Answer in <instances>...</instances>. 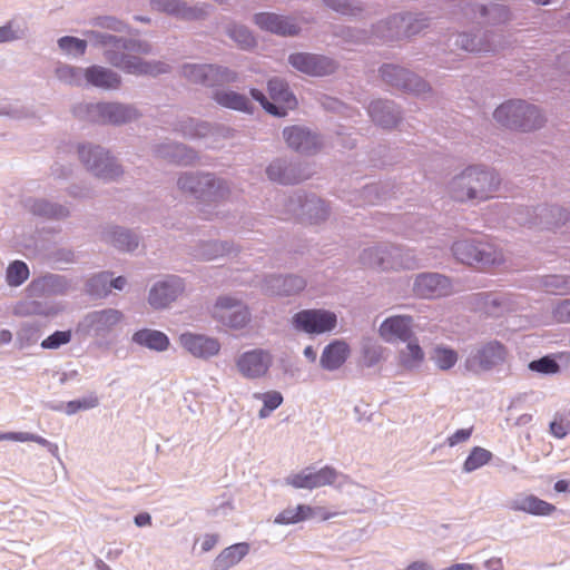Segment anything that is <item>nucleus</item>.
I'll use <instances>...</instances> for the list:
<instances>
[{
  "mask_svg": "<svg viewBox=\"0 0 570 570\" xmlns=\"http://www.w3.org/2000/svg\"><path fill=\"white\" fill-rule=\"evenodd\" d=\"M85 35L95 45L105 48V57L111 65L126 72L157 76L168 70V67L163 62H146L137 56L149 51L147 43L125 41L94 30L87 31Z\"/></svg>",
  "mask_w": 570,
  "mask_h": 570,
  "instance_id": "obj_1",
  "label": "nucleus"
},
{
  "mask_svg": "<svg viewBox=\"0 0 570 570\" xmlns=\"http://www.w3.org/2000/svg\"><path fill=\"white\" fill-rule=\"evenodd\" d=\"M453 185V197L456 200H484L493 197V193L499 186V179L492 171L469 167L454 179Z\"/></svg>",
  "mask_w": 570,
  "mask_h": 570,
  "instance_id": "obj_2",
  "label": "nucleus"
},
{
  "mask_svg": "<svg viewBox=\"0 0 570 570\" xmlns=\"http://www.w3.org/2000/svg\"><path fill=\"white\" fill-rule=\"evenodd\" d=\"M494 119L503 127L530 131L542 126L543 118L535 106L522 100H509L499 106Z\"/></svg>",
  "mask_w": 570,
  "mask_h": 570,
  "instance_id": "obj_3",
  "label": "nucleus"
},
{
  "mask_svg": "<svg viewBox=\"0 0 570 570\" xmlns=\"http://www.w3.org/2000/svg\"><path fill=\"white\" fill-rule=\"evenodd\" d=\"M212 316L225 327L234 331L246 328L252 322L248 305L233 295H220L216 298Z\"/></svg>",
  "mask_w": 570,
  "mask_h": 570,
  "instance_id": "obj_4",
  "label": "nucleus"
},
{
  "mask_svg": "<svg viewBox=\"0 0 570 570\" xmlns=\"http://www.w3.org/2000/svg\"><path fill=\"white\" fill-rule=\"evenodd\" d=\"M507 357V347L501 342L493 340L473 347L465 357L464 367L466 371L475 374L489 372L502 365Z\"/></svg>",
  "mask_w": 570,
  "mask_h": 570,
  "instance_id": "obj_5",
  "label": "nucleus"
},
{
  "mask_svg": "<svg viewBox=\"0 0 570 570\" xmlns=\"http://www.w3.org/2000/svg\"><path fill=\"white\" fill-rule=\"evenodd\" d=\"M268 92L275 104L269 102L258 89H252V97L259 101L263 108L274 116H285L288 109L297 106V100L288 90L287 85L281 79H272L268 82Z\"/></svg>",
  "mask_w": 570,
  "mask_h": 570,
  "instance_id": "obj_6",
  "label": "nucleus"
},
{
  "mask_svg": "<svg viewBox=\"0 0 570 570\" xmlns=\"http://www.w3.org/2000/svg\"><path fill=\"white\" fill-rule=\"evenodd\" d=\"M296 331L306 334H323L332 332L337 326V315L328 309H303L292 318Z\"/></svg>",
  "mask_w": 570,
  "mask_h": 570,
  "instance_id": "obj_7",
  "label": "nucleus"
},
{
  "mask_svg": "<svg viewBox=\"0 0 570 570\" xmlns=\"http://www.w3.org/2000/svg\"><path fill=\"white\" fill-rule=\"evenodd\" d=\"M274 357L268 350L253 348L235 358L237 372L247 380H257L267 375Z\"/></svg>",
  "mask_w": 570,
  "mask_h": 570,
  "instance_id": "obj_8",
  "label": "nucleus"
},
{
  "mask_svg": "<svg viewBox=\"0 0 570 570\" xmlns=\"http://www.w3.org/2000/svg\"><path fill=\"white\" fill-rule=\"evenodd\" d=\"M125 320L121 311L104 308L87 313L79 323L80 328L92 336L106 337Z\"/></svg>",
  "mask_w": 570,
  "mask_h": 570,
  "instance_id": "obj_9",
  "label": "nucleus"
},
{
  "mask_svg": "<svg viewBox=\"0 0 570 570\" xmlns=\"http://www.w3.org/2000/svg\"><path fill=\"white\" fill-rule=\"evenodd\" d=\"M407 252H363L361 262L368 268L379 272L414 269L419 267Z\"/></svg>",
  "mask_w": 570,
  "mask_h": 570,
  "instance_id": "obj_10",
  "label": "nucleus"
},
{
  "mask_svg": "<svg viewBox=\"0 0 570 570\" xmlns=\"http://www.w3.org/2000/svg\"><path fill=\"white\" fill-rule=\"evenodd\" d=\"M337 476V471L331 466H324L318 470L314 466H307L296 473L289 474L285 479V482L287 485L295 489L313 490L333 484Z\"/></svg>",
  "mask_w": 570,
  "mask_h": 570,
  "instance_id": "obj_11",
  "label": "nucleus"
},
{
  "mask_svg": "<svg viewBox=\"0 0 570 570\" xmlns=\"http://www.w3.org/2000/svg\"><path fill=\"white\" fill-rule=\"evenodd\" d=\"M185 292V283L177 276H168L156 282L149 289L148 304L154 309L168 308Z\"/></svg>",
  "mask_w": 570,
  "mask_h": 570,
  "instance_id": "obj_12",
  "label": "nucleus"
},
{
  "mask_svg": "<svg viewBox=\"0 0 570 570\" xmlns=\"http://www.w3.org/2000/svg\"><path fill=\"white\" fill-rule=\"evenodd\" d=\"M178 343L193 357L205 361L217 356L222 350L217 337L202 333L184 332L179 335Z\"/></svg>",
  "mask_w": 570,
  "mask_h": 570,
  "instance_id": "obj_13",
  "label": "nucleus"
},
{
  "mask_svg": "<svg viewBox=\"0 0 570 570\" xmlns=\"http://www.w3.org/2000/svg\"><path fill=\"white\" fill-rule=\"evenodd\" d=\"M79 157L81 161L95 175L105 179H114L121 174V170L114 159L105 153L100 147L81 146L79 148Z\"/></svg>",
  "mask_w": 570,
  "mask_h": 570,
  "instance_id": "obj_14",
  "label": "nucleus"
},
{
  "mask_svg": "<svg viewBox=\"0 0 570 570\" xmlns=\"http://www.w3.org/2000/svg\"><path fill=\"white\" fill-rule=\"evenodd\" d=\"M184 77L191 83L215 86L236 80V73L226 68L213 65H186L183 67Z\"/></svg>",
  "mask_w": 570,
  "mask_h": 570,
  "instance_id": "obj_15",
  "label": "nucleus"
},
{
  "mask_svg": "<svg viewBox=\"0 0 570 570\" xmlns=\"http://www.w3.org/2000/svg\"><path fill=\"white\" fill-rule=\"evenodd\" d=\"M451 292V281L438 273L419 274L413 283V293L420 298H439L450 295Z\"/></svg>",
  "mask_w": 570,
  "mask_h": 570,
  "instance_id": "obj_16",
  "label": "nucleus"
},
{
  "mask_svg": "<svg viewBox=\"0 0 570 570\" xmlns=\"http://www.w3.org/2000/svg\"><path fill=\"white\" fill-rule=\"evenodd\" d=\"M40 297H30L16 302L12 306V314L17 317L40 316L46 318L56 317L65 309L60 302L39 299Z\"/></svg>",
  "mask_w": 570,
  "mask_h": 570,
  "instance_id": "obj_17",
  "label": "nucleus"
},
{
  "mask_svg": "<svg viewBox=\"0 0 570 570\" xmlns=\"http://www.w3.org/2000/svg\"><path fill=\"white\" fill-rule=\"evenodd\" d=\"M379 334L386 343L410 341L414 337V318L411 315H392L381 323Z\"/></svg>",
  "mask_w": 570,
  "mask_h": 570,
  "instance_id": "obj_18",
  "label": "nucleus"
},
{
  "mask_svg": "<svg viewBox=\"0 0 570 570\" xmlns=\"http://www.w3.org/2000/svg\"><path fill=\"white\" fill-rule=\"evenodd\" d=\"M178 186L184 191L198 194L199 198L210 202L217 200L223 189L210 175H183L178 179Z\"/></svg>",
  "mask_w": 570,
  "mask_h": 570,
  "instance_id": "obj_19",
  "label": "nucleus"
},
{
  "mask_svg": "<svg viewBox=\"0 0 570 570\" xmlns=\"http://www.w3.org/2000/svg\"><path fill=\"white\" fill-rule=\"evenodd\" d=\"M306 284L298 275H268L262 282V291L271 296L287 297L299 294Z\"/></svg>",
  "mask_w": 570,
  "mask_h": 570,
  "instance_id": "obj_20",
  "label": "nucleus"
},
{
  "mask_svg": "<svg viewBox=\"0 0 570 570\" xmlns=\"http://www.w3.org/2000/svg\"><path fill=\"white\" fill-rule=\"evenodd\" d=\"M89 112L95 120L104 124H125L138 117L137 110L131 106L116 102H100L89 106Z\"/></svg>",
  "mask_w": 570,
  "mask_h": 570,
  "instance_id": "obj_21",
  "label": "nucleus"
},
{
  "mask_svg": "<svg viewBox=\"0 0 570 570\" xmlns=\"http://www.w3.org/2000/svg\"><path fill=\"white\" fill-rule=\"evenodd\" d=\"M70 288V284L65 276L48 274L33 279L26 288L30 297H49L63 295Z\"/></svg>",
  "mask_w": 570,
  "mask_h": 570,
  "instance_id": "obj_22",
  "label": "nucleus"
},
{
  "mask_svg": "<svg viewBox=\"0 0 570 570\" xmlns=\"http://www.w3.org/2000/svg\"><path fill=\"white\" fill-rule=\"evenodd\" d=\"M291 65L297 70L311 76H325L335 70L331 59L311 53H294L289 56Z\"/></svg>",
  "mask_w": 570,
  "mask_h": 570,
  "instance_id": "obj_23",
  "label": "nucleus"
},
{
  "mask_svg": "<svg viewBox=\"0 0 570 570\" xmlns=\"http://www.w3.org/2000/svg\"><path fill=\"white\" fill-rule=\"evenodd\" d=\"M456 262L469 267L485 271L504 263L503 252H452Z\"/></svg>",
  "mask_w": 570,
  "mask_h": 570,
  "instance_id": "obj_24",
  "label": "nucleus"
},
{
  "mask_svg": "<svg viewBox=\"0 0 570 570\" xmlns=\"http://www.w3.org/2000/svg\"><path fill=\"white\" fill-rule=\"evenodd\" d=\"M381 76L386 83L404 90L421 91L425 87L415 75L397 66H383Z\"/></svg>",
  "mask_w": 570,
  "mask_h": 570,
  "instance_id": "obj_25",
  "label": "nucleus"
},
{
  "mask_svg": "<svg viewBox=\"0 0 570 570\" xmlns=\"http://www.w3.org/2000/svg\"><path fill=\"white\" fill-rule=\"evenodd\" d=\"M336 515V513H326L322 508H313L306 504H298L297 507H288L279 512L275 520V524L288 525L298 523L315 517L321 518L322 520H327L332 517Z\"/></svg>",
  "mask_w": 570,
  "mask_h": 570,
  "instance_id": "obj_26",
  "label": "nucleus"
},
{
  "mask_svg": "<svg viewBox=\"0 0 570 570\" xmlns=\"http://www.w3.org/2000/svg\"><path fill=\"white\" fill-rule=\"evenodd\" d=\"M283 136L287 145L297 151L312 153L320 147L317 135L301 126L286 127Z\"/></svg>",
  "mask_w": 570,
  "mask_h": 570,
  "instance_id": "obj_27",
  "label": "nucleus"
},
{
  "mask_svg": "<svg viewBox=\"0 0 570 570\" xmlns=\"http://www.w3.org/2000/svg\"><path fill=\"white\" fill-rule=\"evenodd\" d=\"M350 346L342 340H335L326 345L320 358V365L326 371L338 370L350 356Z\"/></svg>",
  "mask_w": 570,
  "mask_h": 570,
  "instance_id": "obj_28",
  "label": "nucleus"
},
{
  "mask_svg": "<svg viewBox=\"0 0 570 570\" xmlns=\"http://www.w3.org/2000/svg\"><path fill=\"white\" fill-rule=\"evenodd\" d=\"M131 342L158 353L167 351L170 345L169 337L164 332L153 328L136 331L131 336Z\"/></svg>",
  "mask_w": 570,
  "mask_h": 570,
  "instance_id": "obj_29",
  "label": "nucleus"
},
{
  "mask_svg": "<svg viewBox=\"0 0 570 570\" xmlns=\"http://www.w3.org/2000/svg\"><path fill=\"white\" fill-rule=\"evenodd\" d=\"M256 24L264 30L281 35L294 36L298 32V27L289 19L275 13L263 12L255 16Z\"/></svg>",
  "mask_w": 570,
  "mask_h": 570,
  "instance_id": "obj_30",
  "label": "nucleus"
},
{
  "mask_svg": "<svg viewBox=\"0 0 570 570\" xmlns=\"http://www.w3.org/2000/svg\"><path fill=\"white\" fill-rule=\"evenodd\" d=\"M509 508L513 511H521L533 515H550L556 511V507L533 494H528L513 499Z\"/></svg>",
  "mask_w": 570,
  "mask_h": 570,
  "instance_id": "obj_31",
  "label": "nucleus"
},
{
  "mask_svg": "<svg viewBox=\"0 0 570 570\" xmlns=\"http://www.w3.org/2000/svg\"><path fill=\"white\" fill-rule=\"evenodd\" d=\"M405 343L397 353L399 365L406 371H417L424 363L425 353L415 336Z\"/></svg>",
  "mask_w": 570,
  "mask_h": 570,
  "instance_id": "obj_32",
  "label": "nucleus"
},
{
  "mask_svg": "<svg viewBox=\"0 0 570 570\" xmlns=\"http://www.w3.org/2000/svg\"><path fill=\"white\" fill-rule=\"evenodd\" d=\"M250 550V544L239 542L225 548L214 560L213 570H228L238 564Z\"/></svg>",
  "mask_w": 570,
  "mask_h": 570,
  "instance_id": "obj_33",
  "label": "nucleus"
},
{
  "mask_svg": "<svg viewBox=\"0 0 570 570\" xmlns=\"http://www.w3.org/2000/svg\"><path fill=\"white\" fill-rule=\"evenodd\" d=\"M85 77L89 83L104 89H117L120 86V77L104 67L92 66L86 69Z\"/></svg>",
  "mask_w": 570,
  "mask_h": 570,
  "instance_id": "obj_34",
  "label": "nucleus"
},
{
  "mask_svg": "<svg viewBox=\"0 0 570 570\" xmlns=\"http://www.w3.org/2000/svg\"><path fill=\"white\" fill-rule=\"evenodd\" d=\"M155 10L175 14L185 19H198L203 16L202 9L186 7L178 0H151Z\"/></svg>",
  "mask_w": 570,
  "mask_h": 570,
  "instance_id": "obj_35",
  "label": "nucleus"
},
{
  "mask_svg": "<svg viewBox=\"0 0 570 570\" xmlns=\"http://www.w3.org/2000/svg\"><path fill=\"white\" fill-rule=\"evenodd\" d=\"M474 305L491 316H499L508 308L504 296L491 293H479L473 296Z\"/></svg>",
  "mask_w": 570,
  "mask_h": 570,
  "instance_id": "obj_36",
  "label": "nucleus"
},
{
  "mask_svg": "<svg viewBox=\"0 0 570 570\" xmlns=\"http://www.w3.org/2000/svg\"><path fill=\"white\" fill-rule=\"evenodd\" d=\"M41 336V325L37 322H23L16 333V346L26 350L38 343Z\"/></svg>",
  "mask_w": 570,
  "mask_h": 570,
  "instance_id": "obj_37",
  "label": "nucleus"
},
{
  "mask_svg": "<svg viewBox=\"0 0 570 570\" xmlns=\"http://www.w3.org/2000/svg\"><path fill=\"white\" fill-rule=\"evenodd\" d=\"M386 24H389V29H395V31L390 36L391 38H401V37H410L417 33L423 23L419 20L412 21V17L410 14L394 17Z\"/></svg>",
  "mask_w": 570,
  "mask_h": 570,
  "instance_id": "obj_38",
  "label": "nucleus"
},
{
  "mask_svg": "<svg viewBox=\"0 0 570 570\" xmlns=\"http://www.w3.org/2000/svg\"><path fill=\"white\" fill-rule=\"evenodd\" d=\"M214 99L218 105L225 108H230L245 112L252 111L250 101L248 100V98L235 91H216L214 95Z\"/></svg>",
  "mask_w": 570,
  "mask_h": 570,
  "instance_id": "obj_39",
  "label": "nucleus"
},
{
  "mask_svg": "<svg viewBox=\"0 0 570 570\" xmlns=\"http://www.w3.org/2000/svg\"><path fill=\"white\" fill-rule=\"evenodd\" d=\"M368 112L377 125L390 128L396 125L397 116L391 111L390 105L384 101H374L370 105Z\"/></svg>",
  "mask_w": 570,
  "mask_h": 570,
  "instance_id": "obj_40",
  "label": "nucleus"
},
{
  "mask_svg": "<svg viewBox=\"0 0 570 570\" xmlns=\"http://www.w3.org/2000/svg\"><path fill=\"white\" fill-rule=\"evenodd\" d=\"M431 361L440 371H450L459 361L455 350L444 345H436L431 352Z\"/></svg>",
  "mask_w": 570,
  "mask_h": 570,
  "instance_id": "obj_41",
  "label": "nucleus"
},
{
  "mask_svg": "<svg viewBox=\"0 0 570 570\" xmlns=\"http://www.w3.org/2000/svg\"><path fill=\"white\" fill-rule=\"evenodd\" d=\"M267 175L271 180L281 184H295L302 179L295 174V168L293 166H285L279 160L274 161L268 166Z\"/></svg>",
  "mask_w": 570,
  "mask_h": 570,
  "instance_id": "obj_42",
  "label": "nucleus"
},
{
  "mask_svg": "<svg viewBox=\"0 0 570 570\" xmlns=\"http://www.w3.org/2000/svg\"><path fill=\"white\" fill-rule=\"evenodd\" d=\"M0 441H19V442H36L45 448L53 455L58 456V445L49 442L40 435L29 432H7L0 433Z\"/></svg>",
  "mask_w": 570,
  "mask_h": 570,
  "instance_id": "obj_43",
  "label": "nucleus"
},
{
  "mask_svg": "<svg viewBox=\"0 0 570 570\" xmlns=\"http://www.w3.org/2000/svg\"><path fill=\"white\" fill-rule=\"evenodd\" d=\"M106 237L110 245L119 248L131 249L138 247L139 245L136 235L119 227H115L108 230Z\"/></svg>",
  "mask_w": 570,
  "mask_h": 570,
  "instance_id": "obj_44",
  "label": "nucleus"
},
{
  "mask_svg": "<svg viewBox=\"0 0 570 570\" xmlns=\"http://www.w3.org/2000/svg\"><path fill=\"white\" fill-rule=\"evenodd\" d=\"M109 272H101L91 276L87 282V293L95 297H106L110 294V277Z\"/></svg>",
  "mask_w": 570,
  "mask_h": 570,
  "instance_id": "obj_45",
  "label": "nucleus"
},
{
  "mask_svg": "<svg viewBox=\"0 0 570 570\" xmlns=\"http://www.w3.org/2000/svg\"><path fill=\"white\" fill-rule=\"evenodd\" d=\"M491 459L492 453L490 451L481 446H474L463 463V471L471 473L488 464Z\"/></svg>",
  "mask_w": 570,
  "mask_h": 570,
  "instance_id": "obj_46",
  "label": "nucleus"
},
{
  "mask_svg": "<svg viewBox=\"0 0 570 570\" xmlns=\"http://www.w3.org/2000/svg\"><path fill=\"white\" fill-rule=\"evenodd\" d=\"M254 397L263 402V407L258 412L261 419L267 417L274 410H276L283 402V396L277 391H269L265 393H255Z\"/></svg>",
  "mask_w": 570,
  "mask_h": 570,
  "instance_id": "obj_47",
  "label": "nucleus"
},
{
  "mask_svg": "<svg viewBox=\"0 0 570 570\" xmlns=\"http://www.w3.org/2000/svg\"><path fill=\"white\" fill-rule=\"evenodd\" d=\"M542 286L551 294H570V276L549 275L542 278Z\"/></svg>",
  "mask_w": 570,
  "mask_h": 570,
  "instance_id": "obj_48",
  "label": "nucleus"
},
{
  "mask_svg": "<svg viewBox=\"0 0 570 570\" xmlns=\"http://www.w3.org/2000/svg\"><path fill=\"white\" fill-rule=\"evenodd\" d=\"M29 277V268L26 263L14 261L7 268L6 279L10 286H20Z\"/></svg>",
  "mask_w": 570,
  "mask_h": 570,
  "instance_id": "obj_49",
  "label": "nucleus"
},
{
  "mask_svg": "<svg viewBox=\"0 0 570 570\" xmlns=\"http://www.w3.org/2000/svg\"><path fill=\"white\" fill-rule=\"evenodd\" d=\"M570 412L568 414L557 413L550 423V433L557 439H563L570 434Z\"/></svg>",
  "mask_w": 570,
  "mask_h": 570,
  "instance_id": "obj_50",
  "label": "nucleus"
},
{
  "mask_svg": "<svg viewBox=\"0 0 570 570\" xmlns=\"http://www.w3.org/2000/svg\"><path fill=\"white\" fill-rule=\"evenodd\" d=\"M99 399L95 393H91L82 399L69 401L66 405L67 414L71 415L82 410H90L97 407Z\"/></svg>",
  "mask_w": 570,
  "mask_h": 570,
  "instance_id": "obj_51",
  "label": "nucleus"
},
{
  "mask_svg": "<svg viewBox=\"0 0 570 570\" xmlns=\"http://www.w3.org/2000/svg\"><path fill=\"white\" fill-rule=\"evenodd\" d=\"M71 331H56L41 342V347L45 350H57L71 341Z\"/></svg>",
  "mask_w": 570,
  "mask_h": 570,
  "instance_id": "obj_52",
  "label": "nucleus"
},
{
  "mask_svg": "<svg viewBox=\"0 0 570 570\" xmlns=\"http://www.w3.org/2000/svg\"><path fill=\"white\" fill-rule=\"evenodd\" d=\"M305 210L309 215V222L313 224L324 220L328 214L327 206L321 199L311 200L305 205Z\"/></svg>",
  "mask_w": 570,
  "mask_h": 570,
  "instance_id": "obj_53",
  "label": "nucleus"
},
{
  "mask_svg": "<svg viewBox=\"0 0 570 570\" xmlns=\"http://www.w3.org/2000/svg\"><path fill=\"white\" fill-rule=\"evenodd\" d=\"M455 45L469 52L488 51V45L482 43L481 40L476 41L475 37H471L466 33L458 35Z\"/></svg>",
  "mask_w": 570,
  "mask_h": 570,
  "instance_id": "obj_54",
  "label": "nucleus"
},
{
  "mask_svg": "<svg viewBox=\"0 0 570 570\" xmlns=\"http://www.w3.org/2000/svg\"><path fill=\"white\" fill-rule=\"evenodd\" d=\"M529 368L542 374H554L560 371V365L549 356L529 363Z\"/></svg>",
  "mask_w": 570,
  "mask_h": 570,
  "instance_id": "obj_55",
  "label": "nucleus"
},
{
  "mask_svg": "<svg viewBox=\"0 0 570 570\" xmlns=\"http://www.w3.org/2000/svg\"><path fill=\"white\" fill-rule=\"evenodd\" d=\"M230 38L242 48H250L255 45V39L247 28L235 26L229 30Z\"/></svg>",
  "mask_w": 570,
  "mask_h": 570,
  "instance_id": "obj_56",
  "label": "nucleus"
},
{
  "mask_svg": "<svg viewBox=\"0 0 570 570\" xmlns=\"http://www.w3.org/2000/svg\"><path fill=\"white\" fill-rule=\"evenodd\" d=\"M59 47L69 53L83 55L87 48V41L75 37H62L58 41Z\"/></svg>",
  "mask_w": 570,
  "mask_h": 570,
  "instance_id": "obj_57",
  "label": "nucleus"
},
{
  "mask_svg": "<svg viewBox=\"0 0 570 570\" xmlns=\"http://www.w3.org/2000/svg\"><path fill=\"white\" fill-rule=\"evenodd\" d=\"M31 210L37 215L49 217H60L65 215L62 207H56L47 202L38 200L31 205Z\"/></svg>",
  "mask_w": 570,
  "mask_h": 570,
  "instance_id": "obj_58",
  "label": "nucleus"
},
{
  "mask_svg": "<svg viewBox=\"0 0 570 570\" xmlns=\"http://www.w3.org/2000/svg\"><path fill=\"white\" fill-rule=\"evenodd\" d=\"M543 217L549 227H558L568 220V214L560 207H551L550 209H544Z\"/></svg>",
  "mask_w": 570,
  "mask_h": 570,
  "instance_id": "obj_59",
  "label": "nucleus"
},
{
  "mask_svg": "<svg viewBox=\"0 0 570 570\" xmlns=\"http://www.w3.org/2000/svg\"><path fill=\"white\" fill-rule=\"evenodd\" d=\"M480 16H491L493 22L505 21L509 17L508 9L501 4H492L490 9L484 6L479 7Z\"/></svg>",
  "mask_w": 570,
  "mask_h": 570,
  "instance_id": "obj_60",
  "label": "nucleus"
},
{
  "mask_svg": "<svg viewBox=\"0 0 570 570\" xmlns=\"http://www.w3.org/2000/svg\"><path fill=\"white\" fill-rule=\"evenodd\" d=\"M552 317L557 323H570V298L560 301L553 306Z\"/></svg>",
  "mask_w": 570,
  "mask_h": 570,
  "instance_id": "obj_61",
  "label": "nucleus"
},
{
  "mask_svg": "<svg viewBox=\"0 0 570 570\" xmlns=\"http://www.w3.org/2000/svg\"><path fill=\"white\" fill-rule=\"evenodd\" d=\"M326 6L332 8L333 10L347 16H354L356 14V11L358 10L356 7H352V4L347 1H341V0H324Z\"/></svg>",
  "mask_w": 570,
  "mask_h": 570,
  "instance_id": "obj_62",
  "label": "nucleus"
},
{
  "mask_svg": "<svg viewBox=\"0 0 570 570\" xmlns=\"http://www.w3.org/2000/svg\"><path fill=\"white\" fill-rule=\"evenodd\" d=\"M473 428L460 429L446 439V444L451 448L468 441L472 435Z\"/></svg>",
  "mask_w": 570,
  "mask_h": 570,
  "instance_id": "obj_63",
  "label": "nucleus"
},
{
  "mask_svg": "<svg viewBox=\"0 0 570 570\" xmlns=\"http://www.w3.org/2000/svg\"><path fill=\"white\" fill-rule=\"evenodd\" d=\"M134 522L139 528L147 527L151 524V517L148 512H141L135 517Z\"/></svg>",
  "mask_w": 570,
  "mask_h": 570,
  "instance_id": "obj_64",
  "label": "nucleus"
}]
</instances>
